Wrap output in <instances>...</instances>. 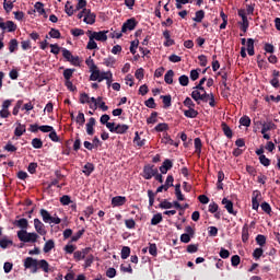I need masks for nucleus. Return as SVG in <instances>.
<instances>
[{
  "mask_svg": "<svg viewBox=\"0 0 280 280\" xmlns=\"http://www.w3.org/2000/svg\"><path fill=\"white\" fill-rule=\"evenodd\" d=\"M256 243L258 244V246H266V236L262 234H258L256 236Z\"/></svg>",
  "mask_w": 280,
  "mask_h": 280,
  "instance_id": "09e8293b",
  "label": "nucleus"
},
{
  "mask_svg": "<svg viewBox=\"0 0 280 280\" xmlns=\"http://www.w3.org/2000/svg\"><path fill=\"white\" fill-rule=\"evenodd\" d=\"M164 82H166V84H173V82H174V70H168L165 73Z\"/></svg>",
  "mask_w": 280,
  "mask_h": 280,
  "instance_id": "cd10ccee",
  "label": "nucleus"
},
{
  "mask_svg": "<svg viewBox=\"0 0 280 280\" xmlns=\"http://www.w3.org/2000/svg\"><path fill=\"white\" fill-rule=\"evenodd\" d=\"M241 30L242 32H247L248 30V18H244L241 23Z\"/></svg>",
  "mask_w": 280,
  "mask_h": 280,
  "instance_id": "e2e57ef3",
  "label": "nucleus"
},
{
  "mask_svg": "<svg viewBox=\"0 0 280 280\" xmlns=\"http://www.w3.org/2000/svg\"><path fill=\"white\" fill-rule=\"evenodd\" d=\"M259 190H255L253 192V197H252V207L255 211H257V209H259Z\"/></svg>",
  "mask_w": 280,
  "mask_h": 280,
  "instance_id": "2eb2a0df",
  "label": "nucleus"
},
{
  "mask_svg": "<svg viewBox=\"0 0 280 280\" xmlns=\"http://www.w3.org/2000/svg\"><path fill=\"white\" fill-rule=\"evenodd\" d=\"M264 255V249L262 248H256L253 253L254 259H259Z\"/></svg>",
  "mask_w": 280,
  "mask_h": 280,
  "instance_id": "0e129e2a",
  "label": "nucleus"
},
{
  "mask_svg": "<svg viewBox=\"0 0 280 280\" xmlns=\"http://www.w3.org/2000/svg\"><path fill=\"white\" fill-rule=\"evenodd\" d=\"M195 152L198 155L202 152V140L200 138L195 139Z\"/></svg>",
  "mask_w": 280,
  "mask_h": 280,
  "instance_id": "473e14b6",
  "label": "nucleus"
},
{
  "mask_svg": "<svg viewBox=\"0 0 280 280\" xmlns=\"http://www.w3.org/2000/svg\"><path fill=\"white\" fill-rule=\"evenodd\" d=\"M18 238L24 244H36L38 234L36 232H27V230H20L18 231Z\"/></svg>",
  "mask_w": 280,
  "mask_h": 280,
  "instance_id": "f257e3e1",
  "label": "nucleus"
},
{
  "mask_svg": "<svg viewBox=\"0 0 280 280\" xmlns=\"http://www.w3.org/2000/svg\"><path fill=\"white\" fill-rule=\"evenodd\" d=\"M93 170H95V166L91 163H86L83 167V174H85V176H91V174H93Z\"/></svg>",
  "mask_w": 280,
  "mask_h": 280,
  "instance_id": "2f4dec72",
  "label": "nucleus"
},
{
  "mask_svg": "<svg viewBox=\"0 0 280 280\" xmlns=\"http://www.w3.org/2000/svg\"><path fill=\"white\" fill-rule=\"evenodd\" d=\"M120 257L121 259H128V257H130V247L124 246L121 248Z\"/></svg>",
  "mask_w": 280,
  "mask_h": 280,
  "instance_id": "58836bf2",
  "label": "nucleus"
},
{
  "mask_svg": "<svg viewBox=\"0 0 280 280\" xmlns=\"http://www.w3.org/2000/svg\"><path fill=\"white\" fill-rule=\"evenodd\" d=\"M24 268L31 270L33 275H36V272H38V259L26 257L24 259Z\"/></svg>",
  "mask_w": 280,
  "mask_h": 280,
  "instance_id": "0eeeda50",
  "label": "nucleus"
},
{
  "mask_svg": "<svg viewBox=\"0 0 280 280\" xmlns=\"http://www.w3.org/2000/svg\"><path fill=\"white\" fill-rule=\"evenodd\" d=\"M15 226L19 229H22V231H27V226H30V223L27 222V219H20L14 221Z\"/></svg>",
  "mask_w": 280,
  "mask_h": 280,
  "instance_id": "6ab92c4d",
  "label": "nucleus"
},
{
  "mask_svg": "<svg viewBox=\"0 0 280 280\" xmlns=\"http://www.w3.org/2000/svg\"><path fill=\"white\" fill-rule=\"evenodd\" d=\"M34 229L38 235H47V230H45V224L39 219H34Z\"/></svg>",
  "mask_w": 280,
  "mask_h": 280,
  "instance_id": "f8f14e48",
  "label": "nucleus"
},
{
  "mask_svg": "<svg viewBox=\"0 0 280 280\" xmlns=\"http://www.w3.org/2000/svg\"><path fill=\"white\" fill-rule=\"evenodd\" d=\"M38 130H40V132H51L54 130V127L49 125H44V126H39Z\"/></svg>",
  "mask_w": 280,
  "mask_h": 280,
  "instance_id": "69168bd1",
  "label": "nucleus"
},
{
  "mask_svg": "<svg viewBox=\"0 0 280 280\" xmlns=\"http://www.w3.org/2000/svg\"><path fill=\"white\" fill-rule=\"evenodd\" d=\"M77 16L83 19V23H86V25H93L96 19L95 13L91 12L90 9H83Z\"/></svg>",
  "mask_w": 280,
  "mask_h": 280,
  "instance_id": "7ed1b4c3",
  "label": "nucleus"
},
{
  "mask_svg": "<svg viewBox=\"0 0 280 280\" xmlns=\"http://www.w3.org/2000/svg\"><path fill=\"white\" fill-rule=\"evenodd\" d=\"M0 30L2 32H16V25L12 21L3 22V18H0Z\"/></svg>",
  "mask_w": 280,
  "mask_h": 280,
  "instance_id": "9d476101",
  "label": "nucleus"
},
{
  "mask_svg": "<svg viewBox=\"0 0 280 280\" xmlns=\"http://www.w3.org/2000/svg\"><path fill=\"white\" fill-rule=\"evenodd\" d=\"M179 84L182 86H187L189 84V77L183 74L179 77Z\"/></svg>",
  "mask_w": 280,
  "mask_h": 280,
  "instance_id": "4d7b16f0",
  "label": "nucleus"
},
{
  "mask_svg": "<svg viewBox=\"0 0 280 280\" xmlns=\"http://www.w3.org/2000/svg\"><path fill=\"white\" fill-rule=\"evenodd\" d=\"M86 132L90 137H93L95 129L93 128L95 126V118L91 117L89 121L86 122Z\"/></svg>",
  "mask_w": 280,
  "mask_h": 280,
  "instance_id": "dca6fc26",
  "label": "nucleus"
},
{
  "mask_svg": "<svg viewBox=\"0 0 280 280\" xmlns=\"http://www.w3.org/2000/svg\"><path fill=\"white\" fill-rule=\"evenodd\" d=\"M73 71H75V70H73V69H66L63 71V78H65L66 81L71 80V78L73 75Z\"/></svg>",
  "mask_w": 280,
  "mask_h": 280,
  "instance_id": "864d4df0",
  "label": "nucleus"
},
{
  "mask_svg": "<svg viewBox=\"0 0 280 280\" xmlns=\"http://www.w3.org/2000/svg\"><path fill=\"white\" fill-rule=\"evenodd\" d=\"M184 106H186L187 108H196V104L190 97L185 98Z\"/></svg>",
  "mask_w": 280,
  "mask_h": 280,
  "instance_id": "5fc2aeb1",
  "label": "nucleus"
},
{
  "mask_svg": "<svg viewBox=\"0 0 280 280\" xmlns=\"http://www.w3.org/2000/svg\"><path fill=\"white\" fill-rule=\"evenodd\" d=\"M260 126H262L261 128V135H266V132L270 131V130H275L277 128V125H275V122L269 121V122H259Z\"/></svg>",
  "mask_w": 280,
  "mask_h": 280,
  "instance_id": "4468645a",
  "label": "nucleus"
},
{
  "mask_svg": "<svg viewBox=\"0 0 280 280\" xmlns=\"http://www.w3.org/2000/svg\"><path fill=\"white\" fill-rule=\"evenodd\" d=\"M175 196H176L177 200L180 201V202L183 200H185V196L180 191V184L175 185Z\"/></svg>",
  "mask_w": 280,
  "mask_h": 280,
  "instance_id": "72a5a7b5",
  "label": "nucleus"
},
{
  "mask_svg": "<svg viewBox=\"0 0 280 280\" xmlns=\"http://www.w3.org/2000/svg\"><path fill=\"white\" fill-rule=\"evenodd\" d=\"M161 222H163V214L161 213L154 214L151 219L152 226H156V224H161Z\"/></svg>",
  "mask_w": 280,
  "mask_h": 280,
  "instance_id": "7c9ffc66",
  "label": "nucleus"
},
{
  "mask_svg": "<svg viewBox=\"0 0 280 280\" xmlns=\"http://www.w3.org/2000/svg\"><path fill=\"white\" fill-rule=\"evenodd\" d=\"M163 36L165 38V42H164L165 47H172V45H174V39H172L170 35V31H164Z\"/></svg>",
  "mask_w": 280,
  "mask_h": 280,
  "instance_id": "393cba45",
  "label": "nucleus"
},
{
  "mask_svg": "<svg viewBox=\"0 0 280 280\" xmlns=\"http://www.w3.org/2000/svg\"><path fill=\"white\" fill-rule=\"evenodd\" d=\"M172 170V161L165 160L163 165L160 166L161 174H167V171Z\"/></svg>",
  "mask_w": 280,
  "mask_h": 280,
  "instance_id": "412c9836",
  "label": "nucleus"
},
{
  "mask_svg": "<svg viewBox=\"0 0 280 280\" xmlns=\"http://www.w3.org/2000/svg\"><path fill=\"white\" fill-rule=\"evenodd\" d=\"M39 213L45 224H60V222H62L60 218L57 215L52 217L51 213H49V211L46 209H40Z\"/></svg>",
  "mask_w": 280,
  "mask_h": 280,
  "instance_id": "20e7f679",
  "label": "nucleus"
},
{
  "mask_svg": "<svg viewBox=\"0 0 280 280\" xmlns=\"http://www.w3.org/2000/svg\"><path fill=\"white\" fill-rule=\"evenodd\" d=\"M259 162H260L261 165H264L265 167H269V166H270V159L266 158V155H260V156H259Z\"/></svg>",
  "mask_w": 280,
  "mask_h": 280,
  "instance_id": "603ef678",
  "label": "nucleus"
},
{
  "mask_svg": "<svg viewBox=\"0 0 280 280\" xmlns=\"http://www.w3.org/2000/svg\"><path fill=\"white\" fill-rule=\"evenodd\" d=\"M159 207L160 209H172L174 205L165 199L160 202Z\"/></svg>",
  "mask_w": 280,
  "mask_h": 280,
  "instance_id": "de8ad7c7",
  "label": "nucleus"
},
{
  "mask_svg": "<svg viewBox=\"0 0 280 280\" xmlns=\"http://www.w3.org/2000/svg\"><path fill=\"white\" fill-rule=\"evenodd\" d=\"M115 62H117L115 57H108V58L104 59L105 67H115Z\"/></svg>",
  "mask_w": 280,
  "mask_h": 280,
  "instance_id": "a18cd8bd",
  "label": "nucleus"
},
{
  "mask_svg": "<svg viewBox=\"0 0 280 280\" xmlns=\"http://www.w3.org/2000/svg\"><path fill=\"white\" fill-rule=\"evenodd\" d=\"M168 128L167 124L161 122L154 128V130H156V132H165Z\"/></svg>",
  "mask_w": 280,
  "mask_h": 280,
  "instance_id": "8fccbe9b",
  "label": "nucleus"
},
{
  "mask_svg": "<svg viewBox=\"0 0 280 280\" xmlns=\"http://www.w3.org/2000/svg\"><path fill=\"white\" fill-rule=\"evenodd\" d=\"M15 126H16L14 130L15 137H23V135H25L26 132L25 125H22L21 122H16Z\"/></svg>",
  "mask_w": 280,
  "mask_h": 280,
  "instance_id": "f3484780",
  "label": "nucleus"
},
{
  "mask_svg": "<svg viewBox=\"0 0 280 280\" xmlns=\"http://www.w3.org/2000/svg\"><path fill=\"white\" fill-rule=\"evenodd\" d=\"M85 63L88 65V67H90L91 73H93L95 70H97V66L95 65V62L93 61L92 58L86 59Z\"/></svg>",
  "mask_w": 280,
  "mask_h": 280,
  "instance_id": "79ce46f5",
  "label": "nucleus"
},
{
  "mask_svg": "<svg viewBox=\"0 0 280 280\" xmlns=\"http://www.w3.org/2000/svg\"><path fill=\"white\" fill-rule=\"evenodd\" d=\"M191 97L192 100H195V102H207V97H209V95L207 94V91L205 90V88H199L198 85H196L194 88V91L191 92Z\"/></svg>",
  "mask_w": 280,
  "mask_h": 280,
  "instance_id": "f03ea898",
  "label": "nucleus"
},
{
  "mask_svg": "<svg viewBox=\"0 0 280 280\" xmlns=\"http://www.w3.org/2000/svg\"><path fill=\"white\" fill-rule=\"evenodd\" d=\"M54 248H56V243L54 242V240H48L45 245H44V253H50V250H54Z\"/></svg>",
  "mask_w": 280,
  "mask_h": 280,
  "instance_id": "5701e85b",
  "label": "nucleus"
},
{
  "mask_svg": "<svg viewBox=\"0 0 280 280\" xmlns=\"http://www.w3.org/2000/svg\"><path fill=\"white\" fill-rule=\"evenodd\" d=\"M135 77L141 82V80L144 78L143 68L137 69Z\"/></svg>",
  "mask_w": 280,
  "mask_h": 280,
  "instance_id": "052dcab7",
  "label": "nucleus"
},
{
  "mask_svg": "<svg viewBox=\"0 0 280 280\" xmlns=\"http://www.w3.org/2000/svg\"><path fill=\"white\" fill-rule=\"evenodd\" d=\"M77 124H79V126H84L86 118L84 117V113L79 112L77 118H75Z\"/></svg>",
  "mask_w": 280,
  "mask_h": 280,
  "instance_id": "a19ab883",
  "label": "nucleus"
},
{
  "mask_svg": "<svg viewBox=\"0 0 280 280\" xmlns=\"http://www.w3.org/2000/svg\"><path fill=\"white\" fill-rule=\"evenodd\" d=\"M242 242H248V228L244 226L242 230Z\"/></svg>",
  "mask_w": 280,
  "mask_h": 280,
  "instance_id": "680f3d73",
  "label": "nucleus"
},
{
  "mask_svg": "<svg viewBox=\"0 0 280 280\" xmlns=\"http://www.w3.org/2000/svg\"><path fill=\"white\" fill-rule=\"evenodd\" d=\"M107 128L109 132H114L116 135H126L130 127L128 125H116L115 122H107Z\"/></svg>",
  "mask_w": 280,
  "mask_h": 280,
  "instance_id": "39448f33",
  "label": "nucleus"
},
{
  "mask_svg": "<svg viewBox=\"0 0 280 280\" xmlns=\"http://www.w3.org/2000/svg\"><path fill=\"white\" fill-rule=\"evenodd\" d=\"M89 36V42L86 45V49L93 50V49H97V43L95 42L96 39H94L90 34H88Z\"/></svg>",
  "mask_w": 280,
  "mask_h": 280,
  "instance_id": "c85d7f7f",
  "label": "nucleus"
},
{
  "mask_svg": "<svg viewBox=\"0 0 280 280\" xmlns=\"http://www.w3.org/2000/svg\"><path fill=\"white\" fill-rule=\"evenodd\" d=\"M12 240L8 237H3L0 240V248H9V246H12Z\"/></svg>",
  "mask_w": 280,
  "mask_h": 280,
  "instance_id": "f704fd0d",
  "label": "nucleus"
},
{
  "mask_svg": "<svg viewBox=\"0 0 280 280\" xmlns=\"http://www.w3.org/2000/svg\"><path fill=\"white\" fill-rule=\"evenodd\" d=\"M222 205H224L228 213H231L232 215H235V210H233V201H231L226 198H223L222 199Z\"/></svg>",
  "mask_w": 280,
  "mask_h": 280,
  "instance_id": "a211bd4d",
  "label": "nucleus"
},
{
  "mask_svg": "<svg viewBox=\"0 0 280 280\" xmlns=\"http://www.w3.org/2000/svg\"><path fill=\"white\" fill-rule=\"evenodd\" d=\"M133 143H136L138 148H143V145H145V139L141 140V137H139V131H136L135 133Z\"/></svg>",
  "mask_w": 280,
  "mask_h": 280,
  "instance_id": "bb28decb",
  "label": "nucleus"
},
{
  "mask_svg": "<svg viewBox=\"0 0 280 280\" xmlns=\"http://www.w3.org/2000/svg\"><path fill=\"white\" fill-rule=\"evenodd\" d=\"M19 49V40L16 39H11L9 42V51L10 54H14Z\"/></svg>",
  "mask_w": 280,
  "mask_h": 280,
  "instance_id": "c756f323",
  "label": "nucleus"
},
{
  "mask_svg": "<svg viewBox=\"0 0 280 280\" xmlns=\"http://www.w3.org/2000/svg\"><path fill=\"white\" fill-rule=\"evenodd\" d=\"M184 115L189 119H196V117H198V110L194 109V107H190L184 112Z\"/></svg>",
  "mask_w": 280,
  "mask_h": 280,
  "instance_id": "b1692460",
  "label": "nucleus"
},
{
  "mask_svg": "<svg viewBox=\"0 0 280 280\" xmlns=\"http://www.w3.org/2000/svg\"><path fill=\"white\" fill-rule=\"evenodd\" d=\"M110 71H100V68L91 72L90 80L92 82H104L105 79H108Z\"/></svg>",
  "mask_w": 280,
  "mask_h": 280,
  "instance_id": "423d86ee",
  "label": "nucleus"
},
{
  "mask_svg": "<svg viewBox=\"0 0 280 280\" xmlns=\"http://www.w3.org/2000/svg\"><path fill=\"white\" fill-rule=\"evenodd\" d=\"M34 8H35L36 12H38V14H45V8H44L43 3L36 2Z\"/></svg>",
  "mask_w": 280,
  "mask_h": 280,
  "instance_id": "13d9d810",
  "label": "nucleus"
},
{
  "mask_svg": "<svg viewBox=\"0 0 280 280\" xmlns=\"http://www.w3.org/2000/svg\"><path fill=\"white\" fill-rule=\"evenodd\" d=\"M12 8H14V4L11 1L4 0L3 9L5 12H12Z\"/></svg>",
  "mask_w": 280,
  "mask_h": 280,
  "instance_id": "6e6d98bb",
  "label": "nucleus"
},
{
  "mask_svg": "<svg viewBox=\"0 0 280 280\" xmlns=\"http://www.w3.org/2000/svg\"><path fill=\"white\" fill-rule=\"evenodd\" d=\"M126 205V197L116 196L112 198V207H124Z\"/></svg>",
  "mask_w": 280,
  "mask_h": 280,
  "instance_id": "ddd939ff",
  "label": "nucleus"
},
{
  "mask_svg": "<svg viewBox=\"0 0 280 280\" xmlns=\"http://www.w3.org/2000/svg\"><path fill=\"white\" fill-rule=\"evenodd\" d=\"M50 38H60V31L56 28H51L49 32Z\"/></svg>",
  "mask_w": 280,
  "mask_h": 280,
  "instance_id": "338daca9",
  "label": "nucleus"
},
{
  "mask_svg": "<svg viewBox=\"0 0 280 280\" xmlns=\"http://www.w3.org/2000/svg\"><path fill=\"white\" fill-rule=\"evenodd\" d=\"M159 174V168H156V166L154 165H145L143 168V178H145V180H150L151 178H154V176H156Z\"/></svg>",
  "mask_w": 280,
  "mask_h": 280,
  "instance_id": "6e6552de",
  "label": "nucleus"
},
{
  "mask_svg": "<svg viewBox=\"0 0 280 280\" xmlns=\"http://www.w3.org/2000/svg\"><path fill=\"white\" fill-rule=\"evenodd\" d=\"M240 261H241V258L238 255L232 256V258H231L232 266H240Z\"/></svg>",
  "mask_w": 280,
  "mask_h": 280,
  "instance_id": "774afa93",
  "label": "nucleus"
},
{
  "mask_svg": "<svg viewBox=\"0 0 280 280\" xmlns=\"http://www.w3.org/2000/svg\"><path fill=\"white\" fill-rule=\"evenodd\" d=\"M240 124L241 126H245L246 128H248V126H250V118L248 116H243L240 119Z\"/></svg>",
  "mask_w": 280,
  "mask_h": 280,
  "instance_id": "3c124183",
  "label": "nucleus"
},
{
  "mask_svg": "<svg viewBox=\"0 0 280 280\" xmlns=\"http://www.w3.org/2000/svg\"><path fill=\"white\" fill-rule=\"evenodd\" d=\"M90 34L94 39L98 40L100 43H106L108 40V31H101V32H93L89 31Z\"/></svg>",
  "mask_w": 280,
  "mask_h": 280,
  "instance_id": "1a4fd4ad",
  "label": "nucleus"
},
{
  "mask_svg": "<svg viewBox=\"0 0 280 280\" xmlns=\"http://www.w3.org/2000/svg\"><path fill=\"white\" fill-rule=\"evenodd\" d=\"M60 202H61V205H63V206L71 205V197H69V195H63V196L60 198Z\"/></svg>",
  "mask_w": 280,
  "mask_h": 280,
  "instance_id": "bf43d9fd",
  "label": "nucleus"
},
{
  "mask_svg": "<svg viewBox=\"0 0 280 280\" xmlns=\"http://www.w3.org/2000/svg\"><path fill=\"white\" fill-rule=\"evenodd\" d=\"M65 12L66 14H68V16H73V13L75 12V10H73V5L71 4V2H67L65 5Z\"/></svg>",
  "mask_w": 280,
  "mask_h": 280,
  "instance_id": "e433bc0d",
  "label": "nucleus"
},
{
  "mask_svg": "<svg viewBox=\"0 0 280 280\" xmlns=\"http://www.w3.org/2000/svg\"><path fill=\"white\" fill-rule=\"evenodd\" d=\"M88 253L89 249L77 250L74 252L73 257L77 261H80L81 259H84V257H86Z\"/></svg>",
  "mask_w": 280,
  "mask_h": 280,
  "instance_id": "4be33fe9",
  "label": "nucleus"
},
{
  "mask_svg": "<svg viewBox=\"0 0 280 280\" xmlns=\"http://www.w3.org/2000/svg\"><path fill=\"white\" fill-rule=\"evenodd\" d=\"M80 104H91V96L86 93L80 94Z\"/></svg>",
  "mask_w": 280,
  "mask_h": 280,
  "instance_id": "ea45409f",
  "label": "nucleus"
},
{
  "mask_svg": "<svg viewBox=\"0 0 280 280\" xmlns=\"http://www.w3.org/2000/svg\"><path fill=\"white\" fill-rule=\"evenodd\" d=\"M32 145L35 150H40V148H43V140L35 138L32 140Z\"/></svg>",
  "mask_w": 280,
  "mask_h": 280,
  "instance_id": "49530a36",
  "label": "nucleus"
},
{
  "mask_svg": "<svg viewBox=\"0 0 280 280\" xmlns=\"http://www.w3.org/2000/svg\"><path fill=\"white\" fill-rule=\"evenodd\" d=\"M156 117H159V114H156V112H153L151 114V116L147 119V124H149V125L156 124V121H159V119Z\"/></svg>",
  "mask_w": 280,
  "mask_h": 280,
  "instance_id": "37998d69",
  "label": "nucleus"
},
{
  "mask_svg": "<svg viewBox=\"0 0 280 280\" xmlns=\"http://www.w3.org/2000/svg\"><path fill=\"white\" fill-rule=\"evenodd\" d=\"M162 143H165V145H175V148H178V142H174L167 133L162 138Z\"/></svg>",
  "mask_w": 280,
  "mask_h": 280,
  "instance_id": "a878e982",
  "label": "nucleus"
},
{
  "mask_svg": "<svg viewBox=\"0 0 280 280\" xmlns=\"http://www.w3.org/2000/svg\"><path fill=\"white\" fill-rule=\"evenodd\" d=\"M222 130L225 135V137H228V139H231L233 137V131L231 130V127H229L226 124H222Z\"/></svg>",
  "mask_w": 280,
  "mask_h": 280,
  "instance_id": "c9c22d12",
  "label": "nucleus"
},
{
  "mask_svg": "<svg viewBox=\"0 0 280 280\" xmlns=\"http://www.w3.org/2000/svg\"><path fill=\"white\" fill-rule=\"evenodd\" d=\"M38 266L39 268H42V270H44L45 272H49V262H47V260L42 259L38 261Z\"/></svg>",
  "mask_w": 280,
  "mask_h": 280,
  "instance_id": "c03bdc74",
  "label": "nucleus"
},
{
  "mask_svg": "<svg viewBox=\"0 0 280 280\" xmlns=\"http://www.w3.org/2000/svg\"><path fill=\"white\" fill-rule=\"evenodd\" d=\"M135 27H137V22L135 21V19H129L122 24L121 33L126 34V32H132Z\"/></svg>",
  "mask_w": 280,
  "mask_h": 280,
  "instance_id": "9b49d317",
  "label": "nucleus"
},
{
  "mask_svg": "<svg viewBox=\"0 0 280 280\" xmlns=\"http://www.w3.org/2000/svg\"><path fill=\"white\" fill-rule=\"evenodd\" d=\"M202 19H205V11L199 10L196 12V15L192 19V21H195L196 23H202Z\"/></svg>",
  "mask_w": 280,
  "mask_h": 280,
  "instance_id": "4c0bfd02",
  "label": "nucleus"
},
{
  "mask_svg": "<svg viewBox=\"0 0 280 280\" xmlns=\"http://www.w3.org/2000/svg\"><path fill=\"white\" fill-rule=\"evenodd\" d=\"M248 56H255V40L248 38L246 43Z\"/></svg>",
  "mask_w": 280,
  "mask_h": 280,
  "instance_id": "aec40b11",
  "label": "nucleus"
}]
</instances>
